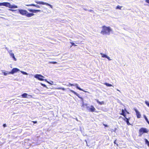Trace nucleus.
Segmentation results:
<instances>
[{
    "label": "nucleus",
    "mask_w": 149,
    "mask_h": 149,
    "mask_svg": "<svg viewBox=\"0 0 149 149\" xmlns=\"http://www.w3.org/2000/svg\"><path fill=\"white\" fill-rule=\"evenodd\" d=\"M33 6L37 8H40V7L38 5L33 4Z\"/></svg>",
    "instance_id": "5701e85b"
},
{
    "label": "nucleus",
    "mask_w": 149,
    "mask_h": 149,
    "mask_svg": "<svg viewBox=\"0 0 149 149\" xmlns=\"http://www.w3.org/2000/svg\"><path fill=\"white\" fill-rule=\"evenodd\" d=\"M130 118L129 117L128 118H127V117H124V118H123V120L125 121L127 125H130L131 124L129 122V120L130 119Z\"/></svg>",
    "instance_id": "9d476101"
},
{
    "label": "nucleus",
    "mask_w": 149,
    "mask_h": 149,
    "mask_svg": "<svg viewBox=\"0 0 149 149\" xmlns=\"http://www.w3.org/2000/svg\"><path fill=\"white\" fill-rule=\"evenodd\" d=\"M145 1L146 2L149 4V0H146Z\"/></svg>",
    "instance_id": "72a5a7b5"
},
{
    "label": "nucleus",
    "mask_w": 149,
    "mask_h": 149,
    "mask_svg": "<svg viewBox=\"0 0 149 149\" xmlns=\"http://www.w3.org/2000/svg\"><path fill=\"white\" fill-rule=\"evenodd\" d=\"M4 6L11 8H17V6L11 5L10 3L7 2H4Z\"/></svg>",
    "instance_id": "20e7f679"
},
{
    "label": "nucleus",
    "mask_w": 149,
    "mask_h": 149,
    "mask_svg": "<svg viewBox=\"0 0 149 149\" xmlns=\"http://www.w3.org/2000/svg\"><path fill=\"white\" fill-rule=\"evenodd\" d=\"M50 83H52V81H51V82H50Z\"/></svg>",
    "instance_id": "79ce46f5"
},
{
    "label": "nucleus",
    "mask_w": 149,
    "mask_h": 149,
    "mask_svg": "<svg viewBox=\"0 0 149 149\" xmlns=\"http://www.w3.org/2000/svg\"><path fill=\"white\" fill-rule=\"evenodd\" d=\"M68 86H75L76 88L79 90L80 91H85L83 89L81 88L80 87H79L78 86V84H76L74 85L73 84H70L69 83L68 84Z\"/></svg>",
    "instance_id": "0eeeda50"
},
{
    "label": "nucleus",
    "mask_w": 149,
    "mask_h": 149,
    "mask_svg": "<svg viewBox=\"0 0 149 149\" xmlns=\"http://www.w3.org/2000/svg\"><path fill=\"white\" fill-rule=\"evenodd\" d=\"M104 85H106L107 86H109L111 87L112 86V85L110 84L109 83H105L104 84Z\"/></svg>",
    "instance_id": "6ab92c4d"
},
{
    "label": "nucleus",
    "mask_w": 149,
    "mask_h": 149,
    "mask_svg": "<svg viewBox=\"0 0 149 149\" xmlns=\"http://www.w3.org/2000/svg\"><path fill=\"white\" fill-rule=\"evenodd\" d=\"M28 95V94L25 93H23L21 95L22 97L23 98H27Z\"/></svg>",
    "instance_id": "2eb2a0df"
},
{
    "label": "nucleus",
    "mask_w": 149,
    "mask_h": 149,
    "mask_svg": "<svg viewBox=\"0 0 149 149\" xmlns=\"http://www.w3.org/2000/svg\"><path fill=\"white\" fill-rule=\"evenodd\" d=\"M117 128H115V129L114 130H113V131L115 132H116V130H117Z\"/></svg>",
    "instance_id": "c9c22d12"
},
{
    "label": "nucleus",
    "mask_w": 149,
    "mask_h": 149,
    "mask_svg": "<svg viewBox=\"0 0 149 149\" xmlns=\"http://www.w3.org/2000/svg\"><path fill=\"white\" fill-rule=\"evenodd\" d=\"M32 122H33L34 124H36L37 123V121H32Z\"/></svg>",
    "instance_id": "2f4dec72"
},
{
    "label": "nucleus",
    "mask_w": 149,
    "mask_h": 149,
    "mask_svg": "<svg viewBox=\"0 0 149 149\" xmlns=\"http://www.w3.org/2000/svg\"><path fill=\"white\" fill-rule=\"evenodd\" d=\"M89 11H92V10H89Z\"/></svg>",
    "instance_id": "a19ab883"
},
{
    "label": "nucleus",
    "mask_w": 149,
    "mask_h": 149,
    "mask_svg": "<svg viewBox=\"0 0 149 149\" xmlns=\"http://www.w3.org/2000/svg\"><path fill=\"white\" fill-rule=\"evenodd\" d=\"M103 125L105 127H108V126L107 125H106L105 124H103Z\"/></svg>",
    "instance_id": "473e14b6"
},
{
    "label": "nucleus",
    "mask_w": 149,
    "mask_h": 149,
    "mask_svg": "<svg viewBox=\"0 0 149 149\" xmlns=\"http://www.w3.org/2000/svg\"><path fill=\"white\" fill-rule=\"evenodd\" d=\"M71 92L73 93L75 95H77V96L78 97L80 98H81V97H79V94L78 93H77L74 91L71 90L70 91Z\"/></svg>",
    "instance_id": "a211bd4d"
},
{
    "label": "nucleus",
    "mask_w": 149,
    "mask_h": 149,
    "mask_svg": "<svg viewBox=\"0 0 149 149\" xmlns=\"http://www.w3.org/2000/svg\"><path fill=\"white\" fill-rule=\"evenodd\" d=\"M148 130L145 128H141L139 130V136H141L144 133H148Z\"/></svg>",
    "instance_id": "7ed1b4c3"
},
{
    "label": "nucleus",
    "mask_w": 149,
    "mask_h": 149,
    "mask_svg": "<svg viewBox=\"0 0 149 149\" xmlns=\"http://www.w3.org/2000/svg\"><path fill=\"white\" fill-rule=\"evenodd\" d=\"M11 52L12 50H10V51L8 52L10 56L13 58L14 61H16L17 59L15 57L14 54L11 53Z\"/></svg>",
    "instance_id": "f8f14e48"
},
{
    "label": "nucleus",
    "mask_w": 149,
    "mask_h": 149,
    "mask_svg": "<svg viewBox=\"0 0 149 149\" xmlns=\"http://www.w3.org/2000/svg\"><path fill=\"white\" fill-rule=\"evenodd\" d=\"M41 84L43 87H47V86L45 84Z\"/></svg>",
    "instance_id": "7c9ffc66"
},
{
    "label": "nucleus",
    "mask_w": 149,
    "mask_h": 149,
    "mask_svg": "<svg viewBox=\"0 0 149 149\" xmlns=\"http://www.w3.org/2000/svg\"><path fill=\"white\" fill-rule=\"evenodd\" d=\"M145 103L148 107H149V103L147 101H146Z\"/></svg>",
    "instance_id": "393cba45"
},
{
    "label": "nucleus",
    "mask_w": 149,
    "mask_h": 149,
    "mask_svg": "<svg viewBox=\"0 0 149 149\" xmlns=\"http://www.w3.org/2000/svg\"><path fill=\"white\" fill-rule=\"evenodd\" d=\"M116 140H115V141H114V144H116Z\"/></svg>",
    "instance_id": "ea45409f"
},
{
    "label": "nucleus",
    "mask_w": 149,
    "mask_h": 149,
    "mask_svg": "<svg viewBox=\"0 0 149 149\" xmlns=\"http://www.w3.org/2000/svg\"><path fill=\"white\" fill-rule=\"evenodd\" d=\"M70 43L72 45L71 46H76L77 45H75L74 44V43H73V42H70Z\"/></svg>",
    "instance_id": "c756f323"
},
{
    "label": "nucleus",
    "mask_w": 149,
    "mask_h": 149,
    "mask_svg": "<svg viewBox=\"0 0 149 149\" xmlns=\"http://www.w3.org/2000/svg\"><path fill=\"white\" fill-rule=\"evenodd\" d=\"M35 2L37 4H42L43 5H45L47 6H49L52 8H53V6L52 5L46 2H43L40 1H35Z\"/></svg>",
    "instance_id": "39448f33"
},
{
    "label": "nucleus",
    "mask_w": 149,
    "mask_h": 149,
    "mask_svg": "<svg viewBox=\"0 0 149 149\" xmlns=\"http://www.w3.org/2000/svg\"><path fill=\"white\" fill-rule=\"evenodd\" d=\"M45 81L47 82V83H48V84H50L51 85H52L53 84V81H52V83H50V82H49V81H48L46 79H45Z\"/></svg>",
    "instance_id": "4be33fe9"
},
{
    "label": "nucleus",
    "mask_w": 149,
    "mask_h": 149,
    "mask_svg": "<svg viewBox=\"0 0 149 149\" xmlns=\"http://www.w3.org/2000/svg\"><path fill=\"white\" fill-rule=\"evenodd\" d=\"M10 10L12 11H15V10H12V9H9Z\"/></svg>",
    "instance_id": "58836bf2"
},
{
    "label": "nucleus",
    "mask_w": 149,
    "mask_h": 149,
    "mask_svg": "<svg viewBox=\"0 0 149 149\" xmlns=\"http://www.w3.org/2000/svg\"><path fill=\"white\" fill-rule=\"evenodd\" d=\"M102 30L101 31L100 33L103 35H109L110 32L112 31V30L110 26H103L102 27Z\"/></svg>",
    "instance_id": "f03ea898"
},
{
    "label": "nucleus",
    "mask_w": 149,
    "mask_h": 149,
    "mask_svg": "<svg viewBox=\"0 0 149 149\" xmlns=\"http://www.w3.org/2000/svg\"><path fill=\"white\" fill-rule=\"evenodd\" d=\"M100 54L102 56V57L103 58H107L109 60H111V59H110V58L107 56L106 55L102 53H100Z\"/></svg>",
    "instance_id": "4468645a"
},
{
    "label": "nucleus",
    "mask_w": 149,
    "mask_h": 149,
    "mask_svg": "<svg viewBox=\"0 0 149 149\" xmlns=\"http://www.w3.org/2000/svg\"><path fill=\"white\" fill-rule=\"evenodd\" d=\"M122 7V6H120L119 5H118L116 7V9H119L120 10H121Z\"/></svg>",
    "instance_id": "aec40b11"
},
{
    "label": "nucleus",
    "mask_w": 149,
    "mask_h": 149,
    "mask_svg": "<svg viewBox=\"0 0 149 149\" xmlns=\"http://www.w3.org/2000/svg\"><path fill=\"white\" fill-rule=\"evenodd\" d=\"M49 63L53 64H55L57 63V62H55V61H51V62H49Z\"/></svg>",
    "instance_id": "b1692460"
},
{
    "label": "nucleus",
    "mask_w": 149,
    "mask_h": 149,
    "mask_svg": "<svg viewBox=\"0 0 149 149\" xmlns=\"http://www.w3.org/2000/svg\"><path fill=\"white\" fill-rule=\"evenodd\" d=\"M144 117L145 119V120H146L147 122L149 124V121L148 120V119H147V118L146 116L145 115H144Z\"/></svg>",
    "instance_id": "412c9836"
},
{
    "label": "nucleus",
    "mask_w": 149,
    "mask_h": 149,
    "mask_svg": "<svg viewBox=\"0 0 149 149\" xmlns=\"http://www.w3.org/2000/svg\"><path fill=\"white\" fill-rule=\"evenodd\" d=\"M34 4H26V6H33Z\"/></svg>",
    "instance_id": "bb28decb"
},
{
    "label": "nucleus",
    "mask_w": 149,
    "mask_h": 149,
    "mask_svg": "<svg viewBox=\"0 0 149 149\" xmlns=\"http://www.w3.org/2000/svg\"><path fill=\"white\" fill-rule=\"evenodd\" d=\"M3 127H6V124H3Z\"/></svg>",
    "instance_id": "f704fd0d"
},
{
    "label": "nucleus",
    "mask_w": 149,
    "mask_h": 149,
    "mask_svg": "<svg viewBox=\"0 0 149 149\" xmlns=\"http://www.w3.org/2000/svg\"><path fill=\"white\" fill-rule=\"evenodd\" d=\"M34 77L40 81H43L44 80L43 78L44 77L41 74H36L34 76Z\"/></svg>",
    "instance_id": "423d86ee"
},
{
    "label": "nucleus",
    "mask_w": 149,
    "mask_h": 149,
    "mask_svg": "<svg viewBox=\"0 0 149 149\" xmlns=\"http://www.w3.org/2000/svg\"><path fill=\"white\" fill-rule=\"evenodd\" d=\"M19 71V70L17 68H13L11 71L9 72V74H13Z\"/></svg>",
    "instance_id": "1a4fd4ad"
},
{
    "label": "nucleus",
    "mask_w": 149,
    "mask_h": 149,
    "mask_svg": "<svg viewBox=\"0 0 149 149\" xmlns=\"http://www.w3.org/2000/svg\"><path fill=\"white\" fill-rule=\"evenodd\" d=\"M22 72V73H23L24 74H26V73L24 72Z\"/></svg>",
    "instance_id": "e433bc0d"
},
{
    "label": "nucleus",
    "mask_w": 149,
    "mask_h": 149,
    "mask_svg": "<svg viewBox=\"0 0 149 149\" xmlns=\"http://www.w3.org/2000/svg\"><path fill=\"white\" fill-rule=\"evenodd\" d=\"M125 110L127 113H129L127 111L126 109H125Z\"/></svg>",
    "instance_id": "4c0bfd02"
},
{
    "label": "nucleus",
    "mask_w": 149,
    "mask_h": 149,
    "mask_svg": "<svg viewBox=\"0 0 149 149\" xmlns=\"http://www.w3.org/2000/svg\"><path fill=\"white\" fill-rule=\"evenodd\" d=\"M28 10L31 13H29L28 12L24 10L20 9L19 10V13L21 15L25 16L27 17H31L34 15L33 13H37L38 12H40L41 10H35L28 9Z\"/></svg>",
    "instance_id": "f257e3e1"
},
{
    "label": "nucleus",
    "mask_w": 149,
    "mask_h": 149,
    "mask_svg": "<svg viewBox=\"0 0 149 149\" xmlns=\"http://www.w3.org/2000/svg\"><path fill=\"white\" fill-rule=\"evenodd\" d=\"M3 74L5 76L7 75L8 74H9V72L8 73H6V72H4Z\"/></svg>",
    "instance_id": "cd10ccee"
},
{
    "label": "nucleus",
    "mask_w": 149,
    "mask_h": 149,
    "mask_svg": "<svg viewBox=\"0 0 149 149\" xmlns=\"http://www.w3.org/2000/svg\"><path fill=\"white\" fill-rule=\"evenodd\" d=\"M120 114L123 116L124 117H127L125 111V110L123 109L122 110L121 113H120Z\"/></svg>",
    "instance_id": "ddd939ff"
},
{
    "label": "nucleus",
    "mask_w": 149,
    "mask_h": 149,
    "mask_svg": "<svg viewBox=\"0 0 149 149\" xmlns=\"http://www.w3.org/2000/svg\"><path fill=\"white\" fill-rule=\"evenodd\" d=\"M134 110L136 112L137 118H140L141 117V115L140 112L136 109H135Z\"/></svg>",
    "instance_id": "9b49d317"
},
{
    "label": "nucleus",
    "mask_w": 149,
    "mask_h": 149,
    "mask_svg": "<svg viewBox=\"0 0 149 149\" xmlns=\"http://www.w3.org/2000/svg\"><path fill=\"white\" fill-rule=\"evenodd\" d=\"M87 108L88 109V111L90 112H95L96 109L94 107L93 105H91L90 107H88Z\"/></svg>",
    "instance_id": "6e6552de"
},
{
    "label": "nucleus",
    "mask_w": 149,
    "mask_h": 149,
    "mask_svg": "<svg viewBox=\"0 0 149 149\" xmlns=\"http://www.w3.org/2000/svg\"><path fill=\"white\" fill-rule=\"evenodd\" d=\"M58 89L62 90L63 91L65 90V89L64 88H58Z\"/></svg>",
    "instance_id": "a878e982"
},
{
    "label": "nucleus",
    "mask_w": 149,
    "mask_h": 149,
    "mask_svg": "<svg viewBox=\"0 0 149 149\" xmlns=\"http://www.w3.org/2000/svg\"><path fill=\"white\" fill-rule=\"evenodd\" d=\"M144 140L145 141V143L146 144L148 147H149V141L146 139H145Z\"/></svg>",
    "instance_id": "f3484780"
},
{
    "label": "nucleus",
    "mask_w": 149,
    "mask_h": 149,
    "mask_svg": "<svg viewBox=\"0 0 149 149\" xmlns=\"http://www.w3.org/2000/svg\"><path fill=\"white\" fill-rule=\"evenodd\" d=\"M4 2L0 3V6H4Z\"/></svg>",
    "instance_id": "c85d7f7f"
},
{
    "label": "nucleus",
    "mask_w": 149,
    "mask_h": 149,
    "mask_svg": "<svg viewBox=\"0 0 149 149\" xmlns=\"http://www.w3.org/2000/svg\"><path fill=\"white\" fill-rule=\"evenodd\" d=\"M96 101L97 102V103L100 105H102L104 104V101H102V102H100L98 100H96Z\"/></svg>",
    "instance_id": "dca6fc26"
}]
</instances>
